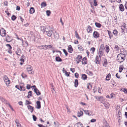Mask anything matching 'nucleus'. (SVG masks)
<instances>
[{
    "mask_svg": "<svg viewBox=\"0 0 127 127\" xmlns=\"http://www.w3.org/2000/svg\"><path fill=\"white\" fill-rule=\"evenodd\" d=\"M126 56L125 54L120 53L118 54L117 58V61L120 63L123 62L125 60Z\"/></svg>",
    "mask_w": 127,
    "mask_h": 127,
    "instance_id": "f257e3e1",
    "label": "nucleus"
},
{
    "mask_svg": "<svg viewBox=\"0 0 127 127\" xmlns=\"http://www.w3.org/2000/svg\"><path fill=\"white\" fill-rule=\"evenodd\" d=\"M3 80L7 86L9 85L10 83V81L8 77L6 75H4L3 78Z\"/></svg>",
    "mask_w": 127,
    "mask_h": 127,
    "instance_id": "f03ea898",
    "label": "nucleus"
},
{
    "mask_svg": "<svg viewBox=\"0 0 127 127\" xmlns=\"http://www.w3.org/2000/svg\"><path fill=\"white\" fill-rule=\"evenodd\" d=\"M54 31V30L53 29H51L48 31H47L46 32L47 36L49 37H51Z\"/></svg>",
    "mask_w": 127,
    "mask_h": 127,
    "instance_id": "7ed1b4c3",
    "label": "nucleus"
},
{
    "mask_svg": "<svg viewBox=\"0 0 127 127\" xmlns=\"http://www.w3.org/2000/svg\"><path fill=\"white\" fill-rule=\"evenodd\" d=\"M27 69L29 74H32L33 73V71H32V67L30 65H28L27 67Z\"/></svg>",
    "mask_w": 127,
    "mask_h": 127,
    "instance_id": "20e7f679",
    "label": "nucleus"
},
{
    "mask_svg": "<svg viewBox=\"0 0 127 127\" xmlns=\"http://www.w3.org/2000/svg\"><path fill=\"white\" fill-rule=\"evenodd\" d=\"M0 33L1 36H4L6 34V32L5 30L3 28L1 29L0 30Z\"/></svg>",
    "mask_w": 127,
    "mask_h": 127,
    "instance_id": "39448f33",
    "label": "nucleus"
},
{
    "mask_svg": "<svg viewBox=\"0 0 127 127\" xmlns=\"http://www.w3.org/2000/svg\"><path fill=\"white\" fill-rule=\"evenodd\" d=\"M15 87L20 91H24L25 90V88L22 86L16 85L15 86Z\"/></svg>",
    "mask_w": 127,
    "mask_h": 127,
    "instance_id": "423d86ee",
    "label": "nucleus"
},
{
    "mask_svg": "<svg viewBox=\"0 0 127 127\" xmlns=\"http://www.w3.org/2000/svg\"><path fill=\"white\" fill-rule=\"evenodd\" d=\"M16 54L19 56H21L20 54L22 53V51L19 48H18L15 51Z\"/></svg>",
    "mask_w": 127,
    "mask_h": 127,
    "instance_id": "0eeeda50",
    "label": "nucleus"
},
{
    "mask_svg": "<svg viewBox=\"0 0 127 127\" xmlns=\"http://www.w3.org/2000/svg\"><path fill=\"white\" fill-rule=\"evenodd\" d=\"M93 35L94 37L97 38L99 36V34L96 31H95L93 33Z\"/></svg>",
    "mask_w": 127,
    "mask_h": 127,
    "instance_id": "6e6552de",
    "label": "nucleus"
},
{
    "mask_svg": "<svg viewBox=\"0 0 127 127\" xmlns=\"http://www.w3.org/2000/svg\"><path fill=\"white\" fill-rule=\"evenodd\" d=\"M54 37L56 39H58L59 38V34L56 31L53 32Z\"/></svg>",
    "mask_w": 127,
    "mask_h": 127,
    "instance_id": "1a4fd4ad",
    "label": "nucleus"
},
{
    "mask_svg": "<svg viewBox=\"0 0 127 127\" xmlns=\"http://www.w3.org/2000/svg\"><path fill=\"white\" fill-rule=\"evenodd\" d=\"M107 60L105 58H104L103 61V66L106 67L107 66Z\"/></svg>",
    "mask_w": 127,
    "mask_h": 127,
    "instance_id": "9d476101",
    "label": "nucleus"
},
{
    "mask_svg": "<svg viewBox=\"0 0 127 127\" xmlns=\"http://www.w3.org/2000/svg\"><path fill=\"white\" fill-rule=\"evenodd\" d=\"M68 52L70 53H71L73 51V49L71 45H69L68 47Z\"/></svg>",
    "mask_w": 127,
    "mask_h": 127,
    "instance_id": "9b49d317",
    "label": "nucleus"
},
{
    "mask_svg": "<svg viewBox=\"0 0 127 127\" xmlns=\"http://www.w3.org/2000/svg\"><path fill=\"white\" fill-rule=\"evenodd\" d=\"M34 91L37 95H40L41 94V93L36 88L34 89Z\"/></svg>",
    "mask_w": 127,
    "mask_h": 127,
    "instance_id": "f8f14e48",
    "label": "nucleus"
},
{
    "mask_svg": "<svg viewBox=\"0 0 127 127\" xmlns=\"http://www.w3.org/2000/svg\"><path fill=\"white\" fill-rule=\"evenodd\" d=\"M27 107L28 109L31 112H32L34 109L33 107L30 105H28Z\"/></svg>",
    "mask_w": 127,
    "mask_h": 127,
    "instance_id": "ddd939ff",
    "label": "nucleus"
},
{
    "mask_svg": "<svg viewBox=\"0 0 127 127\" xmlns=\"http://www.w3.org/2000/svg\"><path fill=\"white\" fill-rule=\"evenodd\" d=\"M87 31L88 33H91L92 32V30L90 26H88L87 29Z\"/></svg>",
    "mask_w": 127,
    "mask_h": 127,
    "instance_id": "4468645a",
    "label": "nucleus"
},
{
    "mask_svg": "<svg viewBox=\"0 0 127 127\" xmlns=\"http://www.w3.org/2000/svg\"><path fill=\"white\" fill-rule=\"evenodd\" d=\"M15 122L16 124L17 127H22L21 124L19 123V121L18 120L16 119L15 121Z\"/></svg>",
    "mask_w": 127,
    "mask_h": 127,
    "instance_id": "2eb2a0df",
    "label": "nucleus"
},
{
    "mask_svg": "<svg viewBox=\"0 0 127 127\" xmlns=\"http://www.w3.org/2000/svg\"><path fill=\"white\" fill-rule=\"evenodd\" d=\"M119 9L121 11H123L124 10V6L122 4H121L119 5Z\"/></svg>",
    "mask_w": 127,
    "mask_h": 127,
    "instance_id": "dca6fc26",
    "label": "nucleus"
},
{
    "mask_svg": "<svg viewBox=\"0 0 127 127\" xmlns=\"http://www.w3.org/2000/svg\"><path fill=\"white\" fill-rule=\"evenodd\" d=\"M37 107L36 108L39 109L41 108L40 102L39 101H37L36 102Z\"/></svg>",
    "mask_w": 127,
    "mask_h": 127,
    "instance_id": "f3484780",
    "label": "nucleus"
},
{
    "mask_svg": "<svg viewBox=\"0 0 127 127\" xmlns=\"http://www.w3.org/2000/svg\"><path fill=\"white\" fill-rule=\"evenodd\" d=\"M83 111L85 112V113L86 115H88L89 116H91V114H90V112H91L90 111L88 110H83Z\"/></svg>",
    "mask_w": 127,
    "mask_h": 127,
    "instance_id": "a211bd4d",
    "label": "nucleus"
},
{
    "mask_svg": "<svg viewBox=\"0 0 127 127\" xmlns=\"http://www.w3.org/2000/svg\"><path fill=\"white\" fill-rule=\"evenodd\" d=\"M102 127H110L109 126L108 124L107 123L106 121H105L103 123V126Z\"/></svg>",
    "mask_w": 127,
    "mask_h": 127,
    "instance_id": "6ab92c4d",
    "label": "nucleus"
},
{
    "mask_svg": "<svg viewBox=\"0 0 127 127\" xmlns=\"http://www.w3.org/2000/svg\"><path fill=\"white\" fill-rule=\"evenodd\" d=\"M103 53L102 50H100V49H99V53H98V55L99 57L100 58L103 55Z\"/></svg>",
    "mask_w": 127,
    "mask_h": 127,
    "instance_id": "aec40b11",
    "label": "nucleus"
},
{
    "mask_svg": "<svg viewBox=\"0 0 127 127\" xmlns=\"http://www.w3.org/2000/svg\"><path fill=\"white\" fill-rule=\"evenodd\" d=\"M103 103V104L104 106L106 107V108H109V104L108 102H105L104 103Z\"/></svg>",
    "mask_w": 127,
    "mask_h": 127,
    "instance_id": "412c9836",
    "label": "nucleus"
},
{
    "mask_svg": "<svg viewBox=\"0 0 127 127\" xmlns=\"http://www.w3.org/2000/svg\"><path fill=\"white\" fill-rule=\"evenodd\" d=\"M87 59L85 58H84L82 60V64H87Z\"/></svg>",
    "mask_w": 127,
    "mask_h": 127,
    "instance_id": "4be33fe9",
    "label": "nucleus"
},
{
    "mask_svg": "<svg viewBox=\"0 0 127 127\" xmlns=\"http://www.w3.org/2000/svg\"><path fill=\"white\" fill-rule=\"evenodd\" d=\"M87 77L86 75L85 74H82V75L81 78L83 80H86Z\"/></svg>",
    "mask_w": 127,
    "mask_h": 127,
    "instance_id": "5701e85b",
    "label": "nucleus"
},
{
    "mask_svg": "<svg viewBox=\"0 0 127 127\" xmlns=\"http://www.w3.org/2000/svg\"><path fill=\"white\" fill-rule=\"evenodd\" d=\"M83 115V112L82 111H80L78 112L77 116L78 117H80L82 116Z\"/></svg>",
    "mask_w": 127,
    "mask_h": 127,
    "instance_id": "b1692460",
    "label": "nucleus"
},
{
    "mask_svg": "<svg viewBox=\"0 0 127 127\" xmlns=\"http://www.w3.org/2000/svg\"><path fill=\"white\" fill-rule=\"evenodd\" d=\"M35 10L33 7H31L30 10V12L31 14H33Z\"/></svg>",
    "mask_w": 127,
    "mask_h": 127,
    "instance_id": "393cba45",
    "label": "nucleus"
},
{
    "mask_svg": "<svg viewBox=\"0 0 127 127\" xmlns=\"http://www.w3.org/2000/svg\"><path fill=\"white\" fill-rule=\"evenodd\" d=\"M55 60L56 61L58 62H61L62 61V59L59 57H56Z\"/></svg>",
    "mask_w": 127,
    "mask_h": 127,
    "instance_id": "a878e982",
    "label": "nucleus"
},
{
    "mask_svg": "<svg viewBox=\"0 0 127 127\" xmlns=\"http://www.w3.org/2000/svg\"><path fill=\"white\" fill-rule=\"evenodd\" d=\"M107 31L108 32V34L109 35V38L110 39H111L112 37H113V35L111 34V33L110 31L108 30H107Z\"/></svg>",
    "mask_w": 127,
    "mask_h": 127,
    "instance_id": "bb28decb",
    "label": "nucleus"
},
{
    "mask_svg": "<svg viewBox=\"0 0 127 127\" xmlns=\"http://www.w3.org/2000/svg\"><path fill=\"white\" fill-rule=\"evenodd\" d=\"M110 78L111 74L110 73H109L106 76V80L109 81L110 80Z\"/></svg>",
    "mask_w": 127,
    "mask_h": 127,
    "instance_id": "cd10ccee",
    "label": "nucleus"
},
{
    "mask_svg": "<svg viewBox=\"0 0 127 127\" xmlns=\"http://www.w3.org/2000/svg\"><path fill=\"white\" fill-rule=\"evenodd\" d=\"M86 73L89 75L90 76H92L93 75L92 72L89 70H87L86 71Z\"/></svg>",
    "mask_w": 127,
    "mask_h": 127,
    "instance_id": "c85d7f7f",
    "label": "nucleus"
},
{
    "mask_svg": "<svg viewBox=\"0 0 127 127\" xmlns=\"http://www.w3.org/2000/svg\"><path fill=\"white\" fill-rule=\"evenodd\" d=\"M105 47L106 48L105 51L107 53H108L110 50L109 47L107 45H106Z\"/></svg>",
    "mask_w": 127,
    "mask_h": 127,
    "instance_id": "c756f323",
    "label": "nucleus"
},
{
    "mask_svg": "<svg viewBox=\"0 0 127 127\" xmlns=\"http://www.w3.org/2000/svg\"><path fill=\"white\" fill-rule=\"evenodd\" d=\"M41 30L43 32H46L47 31L46 30L45 27L44 26H42L41 27Z\"/></svg>",
    "mask_w": 127,
    "mask_h": 127,
    "instance_id": "7c9ffc66",
    "label": "nucleus"
},
{
    "mask_svg": "<svg viewBox=\"0 0 127 127\" xmlns=\"http://www.w3.org/2000/svg\"><path fill=\"white\" fill-rule=\"evenodd\" d=\"M82 57L80 55H78L76 58V60H79L81 61Z\"/></svg>",
    "mask_w": 127,
    "mask_h": 127,
    "instance_id": "2f4dec72",
    "label": "nucleus"
},
{
    "mask_svg": "<svg viewBox=\"0 0 127 127\" xmlns=\"http://www.w3.org/2000/svg\"><path fill=\"white\" fill-rule=\"evenodd\" d=\"M78 85V80L76 79L75 80L74 82V86L75 87H77Z\"/></svg>",
    "mask_w": 127,
    "mask_h": 127,
    "instance_id": "473e14b6",
    "label": "nucleus"
},
{
    "mask_svg": "<svg viewBox=\"0 0 127 127\" xmlns=\"http://www.w3.org/2000/svg\"><path fill=\"white\" fill-rule=\"evenodd\" d=\"M98 59V58L97 56H96L95 58V63L97 64H99V61Z\"/></svg>",
    "mask_w": 127,
    "mask_h": 127,
    "instance_id": "72a5a7b5",
    "label": "nucleus"
},
{
    "mask_svg": "<svg viewBox=\"0 0 127 127\" xmlns=\"http://www.w3.org/2000/svg\"><path fill=\"white\" fill-rule=\"evenodd\" d=\"M77 127H83V124L80 123H78L76 124Z\"/></svg>",
    "mask_w": 127,
    "mask_h": 127,
    "instance_id": "f704fd0d",
    "label": "nucleus"
},
{
    "mask_svg": "<svg viewBox=\"0 0 127 127\" xmlns=\"http://www.w3.org/2000/svg\"><path fill=\"white\" fill-rule=\"evenodd\" d=\"M95 25L96 27L98 28H100L101 27V25L99 23H95Z\"/></svg>",
    "mask_w": 127,
    "mask_h": 127,
    "instance_id": "c9c22d12",
    "label": "nucleus"
},
{
    "mask_svg": "<svg viewBox=\"0 0 127 127\" xmlns=\"http://www.w3.org/2000/svg\"><path fill=\"white\" fill-rule=\"evenodd\" d=\"M90 51H92L91 53L93 54L95 50V48L94 47L91 48L90 49Z\"/></svg>",
    "mask_w": 127,
    "mask_h": 127,
    "instance_id": "e433bc0d",
    "label": "nucleus"
},
{
    "mask_svg": "<svg viewBox=\"0 0 127 127\" xmlns=\"http://www.w3.org/2000/svg\"><path fill=\"white\" fill-rule=\"evenodd\" d=\"M47 4L45 2H43L41 4V7H45L46 6Z\"/></svg>",
    "mask_w": 127,
    "mask_h": 127,
    "instance_id": "4c0bfd02",
    "label": "nucleus"
},
{
    "mask_svg": "<svg viewBox=\"0 0 127 127\" xmlns=\"http://www.w3.org/2000/svg\"><path fill=\"white\" fill-rule=\"evenodd\" d=\"M32 92L30 91L28 93V97L29 98L30 97L32 96Z\"/></svg>",
    "mask_w": 127,
    "mask_h": 127,
    "instance_id": "58836bf2",
    "label": "nucleus"
},
{
    "mask_svg": "<svg viewBox=\"0 0 127 127\" xmlns=\"http://www.w3.org/2000/svg\"><path fill=\"white\" fill-rule=\"evenodd\" d=\"M123 65H121L119 67V72H121L123 69Z\"/></svg>",
    "mask_w": 127,
    "mask_h": 127,
    "instance_id": "ea45409f",
    "label": "nucleus"
},
{
    "mask_svg": "<svg viewBox=\"0 0 127 127\" xmlns=\"http://www.w3.org/2000/svg\"><path fill=\"white\" fill-rule=\"evenodd\" d=\"M75 36L77 38L79 39H80V38L79 37V35L76 31H75Z\"/></svg>",
    "mask_w": 127,
    "mask_h": 127,
    "instance_id": "a19ab883",
    "label": "nucleus"
},
{
    "mask_svg": "<svg viewBox=\"0 0 127 127\" xmlns=\"http://www.w3.org/2000/svg\"><path fill=\"white\" fill-rule=\"evenodd\" d=\"M105 49V47L104 46V45L103 44H101L100 47L99 49H100V50H104Z\"/></svg>",
    "mask_w": 127,
    "mask_h": 127,
    "instance_id": "79ce46f5",
    "label": "nucleus"
},
{
    "mask_svg": "<svg viewBox=\"0 0 127 127\" xmlns=\"http://www.w3.org/2000/svg\"><path fill=\"white\" fill-rule=\"evenodd\" d=\"M113 33L115 36H116L118 32L116 30H113Z\"/></svg>",
    "mask_w": 127,
    "mask_h": 127,
    "instance_id": "37998d69",
    "label": "nucleus"
},
{
    "mask_svg": "<svg viewBox=\"0 0 127 127\" xmlns=\"http://www.w3.org/2000/svg\"><path fill=\"white\" fill-rule=\"evenodd\" d=\"M16 18V17L15 15H13L12 16L11 19L12 20L14 21L15 20Z\"/></svg>",
    "mask_w": 127,
    "mask_h": 127,
    "instance_id": "c03bdc74",
    "label": "nucleus"
},
{
    "mask_svg": "<svg viewBox=\"0 0 127 127\" xmlns=\"http://www.w3.org/2000/svg\"><path fill=\"white\" fill-rule=\"evenodd\" d=\"M79 47H78V49L80 51H83V49L82 46H78Z\"/></svg>",
    "mask_w": 127,
    "mask_h": 127,
    "instance_id": "a18cd8bd",
    "label": "nucleus"
},
{
    "mask_svg": "<svg viewBox=\"0 0 127 127\" xmlns=\"http://www.w3.org/2000/svg\"><path fill=\"white\" fill-rule=\"evenodd\" d=\"M7 46L8 48V49L10 50L12 49V47L9 44H7L6 45Z\"/></svg>",
    "mask_w": 127,
    "mask_h": 127,
    "instance_id": "49530a36",
    "label": "nucleus"
},
{
    "mask_svg": "<svg viewBox=\"0 0 127 127\" xmlns=\"http://www.w3.org/2000/svg\"><path fill=\"white\" fill-rule=\"evenodd\" d=\"M46 13L47 15L48 16H49L50 15L51 13V12L50 10H47L46 11Z\"/></svg>",
    "mask_w": 127,
    "mask_h": 127,
    "instance_id": "de8ad7c7",
    "label": "nucleus"
},
{
    "mask_svg": "<svg viewBox=\"0 0 127 127\" xmlns=\"http://www.w3.org/2000/svg\"><path fill=\"white\" fill-rule=\"evenodd\" d=\"M31 102H30L27 100H26L25 103L26 105H28L30 104H31Z\"/></svg>",
    "mask_w": 127,
    "mask_h": 127,
    "instance_id": "09e8293b",
    "label": "nucleus"
},
{
    "mask_svg": "<svg viewBox=\"0 0 127 127\" xmlns=\"http://www.w3.org/2000/svg\"><path fill=\"white\" fill-rule=\"evenodd\" d=\"M63 51L64 53L65 54V56H67L68 55V53H67L66 50L65 49H64L63 50Z\"/></svg>",
    "mask_w": 127,
    "mask_h": 127,
    "instance_id": "8fccbe9b",
    "label": "nucleus"
},
{
    "mask_svg": "<svg viewBox=\"0 0 127 127\" xmlns=\"http://www.w3.org/2000/svg\"><path fill=\"white\" fill-rule=\"evenodd\" d=\"M111 95V98H113L114 97L115 95L113 93H112L110 95Z\"/></svg>",
    "mask_w": 127,
    "mask_h": 127,
    "instance_id": "3c124183",
    "label": "nucleus"
},
{
    "mask_svg": "<svg viewBox=\"0 0 127 127\" xmlns=\"http://www.w3.org/2000/svg\"><path fill=\"white\" fill-rule=\"evenodd\" d=\"M32 117L33 120L34 121H36L37 119L36 117L34 115H33Z\"/></svg>",
    "mask_w": 127,
    "mask_h": 127,
    "instance_id": "603ef678",
    "label": "nucleus"
},
{
    "mask_svg": "<svg viewBox=\"0 0 127 127\" xmlns=\"http://www.w3.org/2000/svg\"><path fill=\"white\" fill-rule=\"evenodd\" d=\"M69 74L70 72H67V71H66L65 73V75L67 76H69Z\"/></svg>",
    "mask_w": 127,
    "mask_h": 127,
    "instance_id": "864d4df0",
    "label": "nucleus"
},
{
    "mask_svg": "<svg viewBox=\"0 0 127 127\" xmlns=\"http://www.w3.org/2000/svg\"><path fill=\"white\" fill-rule=\"evenodd\" d=\"M75 76L77 78H78L79 77V74L78 73H76L75 74Z\"/></svg>",
    "mask_w": 127,
    "mask_h": 127,
    "instance_id": "5fc2aeb1",
    "label": "nucleus"
},
{
    "mask_svg": "<svg viewBox=\"0 0 127 127\" xmlns=\"http://www.w3.org/2000/svg\"><path fill=\"white\" fill-rule=\"evenodd\" d=\"M44 45H42L39 46V48L40 49H44Z\"/></svg>",
    "mask_w": 127,
    "mask_h": 127,
    "instance_id": "6e6d98bb",
    "label": "nucleus"
},
{
    "mask_svg": "<svg viewBox=\"0 0 127 127\" xmlns=\"http://www.w3.org/2000/svg\"><path fill=\"white\" fill-rule=\"evenodd\" d=\"M7 37H6V41L7 42H10V41H9L8 40V39L9 38V37L8 36V35L7 36Z\"/></svg>",
    "mask_w": 127,
    "mask_h": 127,
    "instance_id": "4d7b16f0",
    "label": "nucleus"
},
{
    "mask_svg": "<svg viewBox=\"0 0 127 127\" xmlns=\"http://www.w3.org/2000/svg\"><path fill=\"white\" fill-rule=\"evenodd\" d=\"M94 5L95 6H96L97 5V2L96 1V0H94Z\"/></svg>",
    "mask_w": 127,
    "mask_h": 127,
    "instance_id": "13d9d810",
    "label": "nucleus"
},
{
    "mask_svg": "<svg viewBox=\"0 0 127 127\" xmlns=\"http://www.w3.org/2000/svg\"><path fill=\"white\" fill-rule=\"evenodd\" d=\"M119 47H118V46L117 45H116L115 46V49H116V50H119Z\"/></svg>",
    "mask_w": 127,
    "mask_h": 127,
    "instance_id": "bf43d9fd",
    "label": "nucleus"
},
{
    "mask_svg": "<svg viewBox=\"0 0 127 127\" xmlns=\"http://www.w3.org/2000/svg\"><path fill=\"white\" fill-rule=\"evenodd\" d=\"M26 87L27 89H29L31 88V86L30 85L27 84V86Z\"/></svg>",
    "mask_w": 127,
    "mask_h": 127,
    "instance_id": "052dcab7",
    "label": "nucleus"
},
{
    "mask_svg": "<svg viewBox=\"0 0 127 127\" xmlns=\"http://www.w3.org/2000/svg\"><path fill=\"white\" fill-rule=\"evenodd\" d=\"M44 49L45 50H47V49H48V45H44Z\"/></svg>",
    "mask_w": 127,
    "mask_h": 127,
    "instance_id": "680f3d73",
    "label": "nucleus"
},
{
    "mask_svg": "<svg viewBox=\"0 0 127 127\" xmlns=\"http://www.w3.org/2000/svg\"><path fill=\"white\" fill-rule=\"evenodd\" d=\"M118 73H117L116 75V77L118 78H120V75H118Z\"/></svg>",
    "mask_w": 127,
    "mask_h": 127,
    "instance_id": "e2e57ef3",
    "label": "nucleus"
},
{
    "mask_svg": "<svg viewBox=\"0 0 127 127\" xmlns=\"http://www.w3.org/2000/svg\"><path fill=\"white\" fill-rule=\"evenodd\" d=\"M70 70L73 73H74L75 71V69L74 68H70Z\"/></svg>",
    "mask_w": 127,
    "mask_h": 127,
    "instance_id": "0e129e2a",
    "label": "nucleus"
},
{
    "mask_svg": "<svg viewBox=\"0 0 127 127\" xmlns=\"http://www.w3.org/2000/svg\"><path fill=\"white\" fill-rule=\"evenodd\" d=\"M123 91L125 93L127 94V89H124Z\"/></svg>",
    "mask_w": 127,
    "mask_h": 127,
    "instance_id": "69168bd1",
    "label": "nucleus"
},
{
    "mask_svg": "<svg viewBox=\"0 0 127 127\" xmlns=\"http://www.w3.org/2000/svg\"><path fill=\"white\" fill-rule=\"evenodd\" d=\"M96 121V120L94 119H91V122H95Z\"/></svg>",
    "mask_w": 127,
    "mask_h": 127,
    "instance_id": "338daca9",
    "label": "nucleus"
},
{
    "mask_svg": "<svg viewBox=\"0 0 127 127\" xmlns=\"http://www.w3.org/2000/svg\"><path fill=\"white\" fill-rule=\"evenodd\" d=\"M38 126L39 127H45V126L41 124H38Z\"/></svg>",
    "mask_w": 127,
    "mask_h": 127,
    "instance_id": "774afa93",
    "label": "nucleus"
}]
</instances>
